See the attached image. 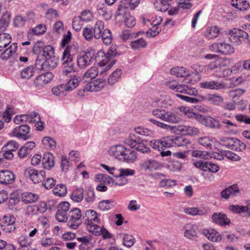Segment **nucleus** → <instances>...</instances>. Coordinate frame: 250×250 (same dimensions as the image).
Masks as SVG:
<instances>
[{"instance_id": "6e6552de", "label": "nucleus", "mask_w": 250, "mask_h": 250, "mask_svg": "<svg viewBox=\"0 0 250 250\" xmlns=\"http://www.w3.org/2000/svg\"><path fill=\"white\" fill-rule=\"evenodd\" d=\"M15 218L13 215H5L0 219V226L5 232L10 233L16 229Z\"/></svg>"}, {"instance_id": "c756f323", "label": "nucleus", "mask_w": 250, "mask_h": 250, "mask_svg": "<svg viewBox=\"0 0 250 250\" xmlns=\"http://www.w3.org/2000/svg\"><path fill=\"white\" fill-rule=\"evenodd\" d=\"M170 74L177 77H187L190 75V72L183 67H175L171 69Z\"/></svg>"}, {"instance_id": "09e8293b", "label": "nucleus", "mask_w": 250, "mask_h": 250, "mask_svg": "<svg viewBox=\"0 0 250 250\" xmlns=\"http://www.w3.org/2000/svg\"><path fill=\"white\" fill-rule=\"evenodd\" d=\"M10 14L7 12L4 13L0 19V32L4 31L10 22Z\"/></svg>"}, {"instance_id": "7c9ffc66", "label": "nucleus", "mask_w": 250, "mask_h": 250, "mask_svg": "<svg viewBox=\"0 0 250 250\" xmlns=\"http://www.w3.org/2000/svg\"><path fill=\"white\" fill-rule=\"evenodd\" d=\"M32 124L37 131H42L44 128V123L41 120L40 115L35 112H32Z\"/></svg>"}, {"instance_id": "4c0bfd02", "label": "nucleus", "mask_w": 250, "mask_h": 250, "mask_svg": "<svg viewBox=\"0 0 250 250\" xmlns=\"http://www.w3.org/2000/svg\"><path fill=\"white\" fill-rule=\"evenodd\" d=\"M186 214L192 216H202L206 214V211L200 208H185L183 210Z\"/></svg>"}, {"instance_id": "bf43d9fd", "label": "nucleus", "mask_w": 250, "mask_h": 250, "mask_svg": "<svg viewBox=\"0 0 250 250\" xmlns=\"http://www.w3.org/2000/svg\"><path fill=\"white\" fill-rule=\"evenodd\" d=\"M134 130L136 133L141 135L148 137H152L154 135V132L147 128L138 126L135 128Z\"/></svg>"}, {"instance_id": "393cba45", "label": "nucleus", "mask_w": 250, "mask_h": 250, "mask_svg": "<svg viewBox=\"0 0 250 250\" xmlns=\"http://www.w3.org/2000/svg\"><path fill=\"white\" fill-rule=\"evenodd\" d=\"M203 234L208 240L212 242H218L221 239L220 234L214 229H205L203 230Z\"/></svg>"}, {"instance_id": "6e6d98bb", "label": "nucleus", "mask_w": 250, "mask_h": 250, "mask_svg": "<svg viewBox=\"0 0 250 250\" xmlns=\"http://www.w3.org/2000/svg\"><path fill=\"white\" fill-rule=\"evenodd\" d=\"M104 28V22L102 21H97L94 26V36L96 39L101 37V33Z\"/></svg>"}, {"instance_id": "3c124183", "label": "nucleus", "mask_w": 250, "mask_h": 250, "mask_svg": "<svg viewBox=\"0 0 250 250\" xmlns=\"http://www.w3.org/2000/svg\"><path fill=\"white\" fill-rule=\"evenodd\" d=\"M66 89L64 86V84H62L53 87L52 92L53 95L62 97L66 94Z\"/></svg>"}, {"instance_id": "13d9d810", "label": "nucleus", "mask_w": 250, "mask_h": 250, "mask_svg": "<svg viewBox=\"0 0 250 250\" xmlns=\"http://www.w3.org/2000/svg\"><path fill=\"white\" fill-rule=\"evenodd\" d=\"M66 188L65 186L63 184L57 185L53 189L54 194L60 197L64 196L66 194Z\"/></svg>"}, {"instance_id": "c9c22d12", "label": "nucleus", "mask_w": 250, "mask_h": 250, "mask_svg": "<svg viewBox=\"0 0 250 250\" xmlns=\"http://www.w3.org/2000/svg\"><path fill=\"white\" fill-rule=\"evenodd\" d=\"M178 109L182 112L184 115L190 119H195L198 121V117L201 116V114L194 112L193 110L188 107L184 106H180Z\"/></svg>"}, {"instance_id": "f8f14e48", "label": "nucleus", "mask_w": 250, "mask_h": 250, "mask_svg": "<svg viewBox=\"0 0 250 250\" xmlns=\"http://www.w3.org/2000/svg\"><path fill=\"white\" fill-rule=\"evenodd\" d=\"M53 75L51 72H46L36 77L34 81L35 86L38 89H42L53 79Z\"/></svg>"}, {"instance_id": "de8ad7c7", "label": "nucleus", "mask_w": 250, "mask_h": 250, "mask_svg": "<svg viewBox=\"0 0 250 250\" xmlns=\"http://www.w3.org/2000/svg\"><path fill=\"white\" fill-rule=\"evenodd\" d=\"M168 99V97L161 95L153 100L152 103V105L157 107H166L167 104L166 102Z\"/></svg>"}, {"instance_id": "39448f33", "label": "nucleus", "mask_w": 250, "mask_h": 250, "mask_svg": "<svg viewBox=\"0 0 250 250\" xmlns=\"http://www.w3.org/2000/svg\"><path fill=\"white\" fill-rule=\"evenodd\" d=\"M42 56L44 57V70H50L58 64V57L55 55L54 48H43Z\"/></svg>"}, {"instance_id": "a18cd8bd", "label": "nucleus", "mask_w": 250, "mask_h": 250, "mask_svg": "<svg viewBox=\"0 0 250 250\" xmlns=\"http://www.w3.org/2000/svg\"><path fill=\"white\" fill-rule=\"evenodd\" d=\"M122 71L121 69H117L109 76L108 78V83L112 85L117 83L121 77Z\"/></svg>"}, {"instance_id": "ddd939ff", "label": "nucleus", "mask_w": 250, "mask_h": 250, "mask_svg": "<svg viewBox=\"0 0 250 250\" xmlns=\"http://www.w3.org/2000/svg\"><path fill=\"white\" fill-rule=\"evenodd\" d=\"M30 128L28 125H22L16 127L13 130V135L21 139L26 140L31 137Z\"/></svg>"}, {"instance_id": "72a5a7b5", "label": "nucleus", "mask_w": 250, "mask_h": 250, "mask_svg": "<svg viewBox=\"0 0 250 250\" xmlns=\"http://www.w3.org/2000/svg\"><path fill=\"white\" fill-rule=\"evenodd\" d=\"M46 203L44 201L32 204V214H39L44 213L47 209Z\"/></svg>"}, {"instance_id": "0eeeda50", "label": "nucleus", "mask_w": 250, "mask_h": 250, "mask_svg": "<svg viewBox=\"0 0 250 250\" xmlns=\"http://www.w3.org/2000/svg\"><path fill=\"white\" fill-rule=\"evenodd\" d=\"M95 55V51L90 48L81 52L77 57V65L81 68H84L91 63V59Z\"/></svg>"}, {"instance_id": "052dcab7", "label": "nucleus", "mask_w": 250, "mask_h": 250, "mask_svg": "<svg viewBox=\"0 0 250 250\" xmlns=\"http://www.w3.org/2000/svg\"><path fill=\"white\" fill-rule=\"evenodd\" d=\"M20 194V192L19 190L14 191L10 194L9 200V206H14L19 203Z\"/></svg>"}, {"instance_id": "ea45409f", "label": "nucleus", "mask_w": 250, "mask_h": 250, "mask_svg": "<svg viewBox=\"0 0 250 250\" xmlns=\"http://www.w3.org/2000/svg\"><path fill=\"white\" fill-rule=\"evenodd\" d=\"M19 243L20 247L19 250H31V240L24 236H21L19 238Z\"/></svg>"}, {"instance_id": "774afa93", "label": "nucleus", "mask_w": 250, "mask_h": 250, "mask_svg": "<svg viewBox=\"0 0 250 250\" xmlns=\"http://www.w3.org/2000/svg\"><path fill=\"white\" fill-rule=\"evenodd\" d=\"M83 22H87L93 19V15L89 10H85L82 12L78 16Z\"/></svg>"}, {"instance_id": "a19ab883", "label": "nucleus", "mask_w": 250, "mask_h": 250, "mask_svg": "<svg viewBox=\"0 0 250 250\" xmlns=\"http://www.w3.org/2000/svg\"><path fill=\"white\" fill-rule=\"evenodd\" d=\"M172 140L173 146H183L190 144L189 139L181 136H172Z\"/></svg>"}, {"instance_id": "9b49d317", "label": "nucleus", "mask_w": 250, "mask_h": 250, "mask_svg": "<svg viewBox=\"0 0 250 250\" xmlns=\"http://www.w3.org/2000/svg\"><path fill=\"white\" fill-rule=\"evenodd\" d=\"M229 36L228 37L229 41H220L217 42L216 46H222L223 45L229 46L231 47L232 46L239 45V42H240V39L239 37V35L235 34L234 31V28L229 30L228 32Z\"/></svg>"}, {"instance_id": "69168bd1", "label": "nucleus", "mask_w": 250, "mask_h": 250, "mask_svg": "<svg viewBox=\"0 0 250 250\" xmlns=\"http://www.w3.org/2000/svg\"><path fill=\"white\" fill-rule=\"evenodd\" d=\"M61 167L62 171L67 172L70 168V163L65 156H62L61 159Z\"/></svg>"}, {"instance_id": "dca6fc26", "label": "nucleus", "mask_w": 250, "mask_h": 250, "mask_svg": "<svg viewBox=\"0 0 250 250\" xmlns=\"http://www.w3.org/2000/svg\"><path fill=\"white\" fill-rule=\"evenodd\" d=\"M106 82L104 80L98 79L86 84L84 90L90 92H97L102 90Z\"/></svg>"}, {"instance_id": "aec40b11", "label": "nucleus", "mask_w": 250, "mask_h": 250, "mask_svg": "<svg viewBox=\"0 0 250 250\" xmlns=\"http://www.w3.org/2000/svg\"><path fill=\"white\" fill-rule=\"evenodd\" d=\"M245 90L241 88H237L231 90L228 92L229 96L232 98L233 102L239 104H243L244 101L242 99V96L245 92Z\"/></svg>"}, {"instance_id": "1a4fd4ad", "label": "nucleus", "mask_w": 250, "mask_h": 250, "mask_svg": "<svg viewBox=\"0 0 250 250\" xmlns=\"http://www.w3.org/2000/svg\"><path fill=\"white\" fill-rule=\"evenodd\" d=\"M198 122L201 125L211 129H221V124L219 121L213 117L201 115L198 117Z\"/></svg>"}, {"instance_id": "bb28decb", "label": "nucleus", "mask_w": 250, "mask_h": 250, "mask_svg": "<svg viewBox=\"0 0 250 250\" xmlns=\"http://www.w3.org/2000/svg\"><path fill=\"white\" fill-rule=\"evenodd\" d=\"M214 222L220 225H226L230 224V221L227 216L221 213H215L212 216Z\"/></svg>"}, {"instance_id": "cd10ccee", "label": "nucleus", "mask_w": 250, "mask_h": 250, "mask_svg": "<svg viewBox=\"0 0 250 250\" xmlns=\"http://www.w3.org/2000/svg\"><path fill=\"white\" fill-rule=\"evenodd\" d=\"M163 121L171 123H177L180 121L179 117L171 111L165 110Z\"/></svg>"}, {"instance_id": "4468645a", "label": "nucleus", "mask_w": 250, "mask_h": 250, "mask_svg": "<svg viewBox=\"0 0 250 250\" xmlns=\"http://www.w3.org/2000/svg\"><path fill=\"white\" fill-rule=\"evenodd\" d=\"M240 193V190L237 184H233L223 190L220 193L221 196L225 199H228L229 198H234Z\"/></svg>"}, {"instance_id": "9d476101", "label": "nucleus", "mask_w": 250, "mask_h": 250, "mask_svg": "<svg viewBox=\"0 0 250 250\" xmlns=\"http://www.w3.org/2000/svg\"><path fill=\"white\" fill-rule=\"evenodd\" d=\"M69 204L67 202H61L58 206L56 214V219L60 222H64L68 218L67 211L69 208Z\"/></svg>"}, {"instance_id": "473e14b6", "label": "nucleus", "mask_w": 250, "mask_h": 250, "mask_svg": "<svg viewBox=\"0 0 250 250\" xmlns=\"http://www.w3.org/2000/svg\"><path fill=\"white\" fill-rule=\"evenodd\" d=\"M92 234L95 236L102 235L104 239H109L112 237V234L103 225H99Z\"/></svg>"}, {"instance_id": "f03ea898", "label": "nucleus", "mask_w": 250, "mask_h": 250, "mask_svg": "<svg viewBox=\"0 0 250 250\" xmlns=\"http://www.w3.org/2000/svg\"><path fill=\"white\" fill-rule=\"evenodd\" d=\"M110 156L119 161L133 163L137 158L136 152L124 146L118 144L111 146L108 150Z\"/></svg>"}, {"instance_id": "c85d7f7f", "label": "nucleus", "mask_w": 250, "mask_h": 250, "mask_svg": "<svg viewBox=\"0 0 250 250\" xmlns=\"http://www.w3.org/2000/svg\"><path fill=\"white\" fill-rule=\"evenodd\" d=\"M99 73L98 68L96 66H92L89 68L84 74L83 79L86 82L90 81L95 78Z\"/></svg>"}, {"instance_id": "2f4dec72", "label": "nucleus", "mask_w": 250, "mask_h": 250, "mask_svg": "<svg viewBox=\"0 0 250 250\" xmlns=\"http://www.w3.org/2000/svg\"><path fill=\"white\" fill-rule=\"evenodd\" d=\"M230 143V146L229 147V149L233 150L242 151L245 150L246 147V146L244 143L235 138H232Z\"/></svg>"}, {"instance_id": "0e129e2a", "label": "nucleus", "mask_w": 250, "mask_h": 250, "mask_svg": "<svg viewBox=\"0 0 250 250\" xmlns=\"http://www.w3.org/2000/svg\"><path fill=\"white\" fill-rule=\"evenodd\" d=\"M102 37L103 42L105 45H109L111 42L112 35L109 30L105 29L103 33Z\"/></svg>"}, {"instance_id": "5701e85b", "label": "nucleus", "mask_w": 250, "mask_h": 250, "mask_svg": "<svg viewBox=\"0 0 250 250\" xmlns=\"http://www.w3.org/2000/svg\"><path fill=\"white\" fill-rule=\"evenodd\" d=\"M201 97L202 100L208 101L212 104L216 105H221L224 103V98L221 95L217 94H208L206 96H202Z\"/></svg>"}, {"instance_id": "20e7f679", "label": "nucleus", "mask_w": 250, "mask_h": 250, "mask_svg": "<svg viewBox=\"0 0 250 250\" xmlns=\"http://www.w3.org/2000/svg\"><path fill=\"white\" fill-rule=\"evenodd\" d=\"M165 85L168 89L175 92L189 95H196L198 94V91L195 88L184 84H179L173 79L166 81Z\"/></svg>"}, {"instance_id": "a878e982", "label": "nucleus", "mask_w": 250, "mask_h": 250, "mask_svg": "<svg viewBox=\"0 0 250 250\" xmlns=\"http://www.w3.org/2000/svg\"><path fill=\"white\" fill-rule=\"evenodd\" d=\"M54 158L52 154L46 153L42 158V164L45 169H50L54 166Z\"/></svg>"}, {"instance_id": "603ef678", "label": "nucleus", "mask_w": 250, "mask_h": 250, "mask_svg": "<svg viewBox=\"0 0 250 250\" xmlns=\"http://www.w3.org/2000/svg\"><path fill=\"white\" fill-rule=\"evenodd\" d=\"M117 173L115 175L117 178H125L126 176L133 175L135 170L129 168H120L117 169Z\"/></svg>"}, {"instance_id": "6ab92c4d", "label": "nucleus", "mask_w": 250, "mask_h": 250, "mask_svg": "<svg viewBox=\"0 0 250 250\" xmlns=\"http://www.w3.org/2000/svg\"><path fill=\"white\" fill-rule=\"evenodd\" d=\"M15 180L14 173L8 170L0 171V183L8 185L13 183Z\"/></svg>"}, {"instance_id": "c03bdc74", "label": "nucleus", "mask_w": 250, "mask_h": 250, "mask_svg": "<svg viewBox=\"0 0 250 250\" xmlns=\"http://www.w3.org/2000/svg\"><path fill=\"white\" fill-rule=\"evenodd\" d=\"M80 80V78L79 77L74 76L70 79L67 83L64 84V86L67 91H72L76 88Z\"/></svg>"}, {"instance_id": "4be33fe9", "label": "nucleus", "mask_w": 250, "mask_h": 250, "mask_svg": "<svg viewBox=\"0 0 250 250\" xmlns=\"http://www.w3.org/2000/svg\"><path fill=\"white\" fill-rule=\"evenodd\" d=\"M184 236L189 239H194L197 235V227L196 225L188 224L184 227Z\"/></svg>"}, {"instance_id": "8fccbe9b", "label": "nucleus", "mask_w": 250, "mask_h": 250, "mask_svg": "<svg viewBox=\"0 0 250 250\" xmlns=\"http://www.w3.org/2000/svg\"><path fill=\"white\" fill-rule=\"evenodd\" d=\"M70 197L74 202L76 203L81 202L83 198V189L82 188H79L74 190Z\"/></svg>"}, {"instance_id": "f3484780", "label": "nucleus", "mask_w": 250, "mask_h": 250, "mask_svg": "<svg viewBox=\"0 0 250 250\" xmlns=\"http://www.w3.org/2000/svg\"><path fill=\"white\" fill-rule=\"evenodd\" d=\"M177 130L184 135L191 137L198 136L200 134L199 129L192 125H180L178 126Z\"/></svg>"}, {"instance_id": "4d7b16f0", "label": "nucleus", "mask_w": 250, "mask_h": 250, "mask_svg": "<svg viewBox=\"0 0 250 250\" xmlns=\"http://www.w3.org/2000/svg\"><path fill=\"white\" fill-rule=\"evenodd\" d=\"M31 142H28L23 146L21 147L18 151L19 157L23 158L27 156L31 150Z\"/></svg>"}, {"instance_id": "f704fd0d", "label": "nucleus", "mask_w": 250, "mask_h": 250, "mask_svg": "<svg viewBox=\"0 0 250 250\" xmlns=\"http://www.w3.org/2000/svg\"><path fill=\"white\" fill-rule=\"evenodd\" d=\"M178 109L182 112L184 115L190 119H195L198 121V117L201 116V114L194 112L193 110L188 107L184 106H180Z\"/></svg>"}, {"instance_id": "e433bc0d", "label": "nucleus", "mask_w": 250, "mask_h": 250, "mask_svg": "<svg viewBox=\"0 0 250 250\" xmlns=\"http://www.w3.org/2000/svg\"><path fill=\"white\" fill-rule=\"evenodd\" d=\"M220 31V29L218 26H212L206 29L204 35L206 38L211 39L217 37Z\"/></svg>"}, {"instance_id": "e2e57ef3", "label": "nucleus", "mask_w": 250, "mask_h": 250, "mask_svg": "<svg viewBox=\"0 0 250 250\" xmlns=\"http://www.w3.org/2000/svg\"><path fill=\"white\" fill-rule=\"evenodd\" d=\"M232 73V70L223 67L220 70H216L214 75L217 78H222L230 76Z\"/></svg>"}, {"instance_id": "b1692460", "label": "nucleus", "mask_w": 250, "mask_h": 250, "mask_svg": "<svg viewBox=\"0 0 250 250\" xmlns=\"http://www.w3.org/2000/svg\"><path fill=\"white\" fill-rule=\"evenodd\" d=\"M93 214L94 215L93 217L89 221L88 223L85 224L86 229L91 234L101 224L97 212L95 211Z\"/></svg>"}, {"instance_id": "412c9836", "label": "nucleus", "mask_w": 250, "mask_h": 250, "mask_svg": "<svg viewBox=\"0 0 250 250\" xmlns=\"http://www.w3.org/2000/svg\"><path fill=\"white\" fill-rule=\"evenodd\" d=\"M200 86L201 88L211 90L221 89L224 88L226 86L225 83H220L215 81L201 82L200 83Z\"/></svg>"}, {"instance_id": "79ce46f5", "label": "nucleus", "mask_w": 250, "mask_h": 250, "mask_svg": "<svg viewBox=\"0 0 250 250\" xmlns=\"http://www.w3.org/2000/svg\"><path fill=\"white\" fill-rule=\"evenodd\" d=\"M116 205V203L112 199L103 200L99 202V208L103 211L108 210Z\"/></svg>"}, {"instance_id": "423d86ee", "label": "nucleus", "mask_w": 250, "mask_h": 250, "mask_svg": "<svg viewBox=\"0 0 250 250\" xmlns=\"http://www.w3.org/2000/svg\"><path fill=\"white\" fill-rule=\"evenodd\" d=\"M67 225L70 229H76L81 224L82 214L79 208H74L68 213Z\"/></svg>"}, {"instance_id": "7ed1b4c3", "label": "nucleus", "mask_w": 250, "mask_h": 250, "mask_svg": "<svg viewBox=\"0 0 250 250\" xmlns=\"http://www.w3.org/2000/svg\"><path fill=\"white\" fill-rule=\"evenodd\" d=\"M124 143L143 153H147L150 149L144 142V140L139 136L130 133L124 140Z\"/></svg>"}, {"instance_id": "58836bf2", "label": "nucleus", "mask_w": 250, "mask_h": 250, "mask_svg": "<svg viewBox=\"0 0 250 250\" xmlns=\"http://www.w3.org/2000/svg\"><path fill=\"white\" fill-rule=\"evenodd\" d=\"M43 147L48 150H54L56 147V142L51 137L49 136L44 137L42 141Z\"/></svg>"}, {"instance_id": "864d4df0", "label": "nucleus", "mask_w": 250, "mask_h": 250, "mask_svg": "<svg viewBox=\"0 0 250 250\" xmlns=\"http://www.w3.org/2000/svg\"><path fill=\"white\" fill-rule=\"evenodd\" d=\"M214 138L208 137L205 136L198 138V143L204 147L211 148L212 146V143Z\"/></svg>"}, {"instance_id": "37998d69", "label": "nucleus", "mask_w": 250, "mask_h": 250, "mask_svg": "<svg viewBox=\"0 0 250 250\" xmlns=\"http://www.w3.org/2000/svg\"><path fill=\"white\" fill-rule=\"evenodd\" d=\"M45 172L43 170L32 169V182L39 183L42 181L45 177Z\"/></svg>"}, {"instance_id": "338daca9", "label": "nucleus", "mask_w": 250, "mask_h": 250, "mask_svg": "<svg viewBox=\"0 0 250 250\" xmlns=\"http://www.w3.org/2000/svg\"><path fill=\"white\" fill-rule=\"evenodd\" d=\"M125 23L128 27H132L136 24V19L133 16L126 14L125 15Z\"/></svg>"}, {"instance_id": "5fc2aeb1", "label": "nucleus", "mask_w": 250, "mask_h": 250, "mask_svg": "<svg viewBox=\"0 0 250 250\" xmlns=\"http://www.w3.org/2000/svg\"><path fill=\"white\" fill-rule=\"evenodd\" d=\"M71 48H65L62 53V55L61 58L62 61V63H72L73 61V56L71 52Z\"/></svg>"}, {"instance_id": "2eb2a0df", "label": "nucleus", "mask_w": 250, "mask_h": 250, "mask_svg": "<svg viewBox=\"0 0 250 250\" xmlns=\"http://www.w3.org/2000/svg\"><path fill=\"white\" fill-rule=\"evenodd\" d=\"M140 167L142 170L146 172H151L153 170L160 168V164L153 159H146L140 164Z\"/></svg>"}, {"instance_id": "680f3d73", "label": "nucleus", "mask_w": 250, "mask_h": 250, "mask_svg": "<svg viewBox=\"0 0 250 250\" xmlns=\"http://www.w3.org/2000/svg\"><path fill=\"white\" fill-rule=\"evenodd\" d=\"M11 37L10 34L2 33L0 34V47H7L11 42Z\"/></svg>"}, {"instance_id": "a211bd4d", "label": "nucleus", "mask_w": 250, "mask_h": 250, "mask_svg": "<svg viewBox=\"0 0 250 250\" xmlns=\"http://www.w3.org/2000/svg\"><path fill=\"white\" fill-rule=\"evenodd\" d=\"M229 62V61L222 59H217L215 61L211 62L209 64L205 66V69L207 72H210L212 70H220L222 67L227 65V63Z\"/></svg>"}, {"instance_id": "49530a36", "label": "nucleus", "mask_w": 250, "mask_h": 250, "mask_svg": "<svg viewBox=\"0 0 250 250\" xmlns=\"http://www.w3.org/2000/svg\"><path fill=\"white\" fill-rule=\"evenodd\" d=\"M231 4L240 10H246L250 7L249 2L245 0H232Z\"/></svg>"}, {"instance_id": "f257e3e1", "label": "nucleus", "mask_w": 250, "mask_h": 250, "mask_svg": "<svg viewBox=\"0 0 250 250\" xmlns=\"http://www.w3.org/2000/svg\"><path fill=\"white\" fill-rule=\"evenodd\" d=\"M122 52L117 50L116 48H109L106 51L101 50L99 51L96 55V58L99 61L98 64L100 66V74H103L110 69L111 67L116 63V61L113 60L111 62H108L113 58L119 56Z\"/></svg>"}]
</instances>
